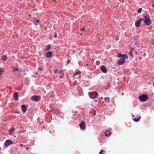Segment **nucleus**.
<instances>
[{
	"instance_id": "7c9ffc66",
	"label": "nucleus",
	"mask_w": 154,
	"mask_h": 154,
	"mask_svg": "<svg viewBox=\"0 0 154 154\" xmlns=\"http://www.w3.org/2000/svg\"><path fill=\"white\" fill-rule=\"evenodd\" d=\"M54 37L55 38H56L57 37V33H54Z\"/></svg>"
},
{
	"instance_id": "37998d69",
	"label": "nucleus",
	"mask_w": 154,
	"mask_h": 154,
	"mask_svg": "<svg viewBox=\"0 0 154 154\" xmlns=\"http://www.w3.org/2000/svg\"><path fill=\"white\" fill-rule=\"evenodd\" d=\"M38 74V73H37V72H36V73H35V74Z\"/></svg>"
},
{
	"instance_id": "4be33fe9",
	"label": "nucleus",
	"mask_w": 154,
	"mask_h": 154,
	"mask_svg": "<svg viewBox=\"0 0 154 154\" xmlns=\"http://www.w3.org/2000/svg\"><path fill=\"white\" fill-rule=\"evenodd\" d=\"M81 73V72L80 71H77L75 72L74 74V76L78 74H79Z\"/></svg>"
},
{
	"instance_id": "cd10ccee",
	"label": "nucleus",
	"mask_w": 154,
	"mask_h": 154,
	"mask_svg": "<svg viewBox=\"0 0 154 154\" xmlns=\"http://www.w3.org/2000/svg\"><path fill=\"white\" fill-rule=\"evenodd\" d=\"M38 69L39 71H42V67H39L38 68Z\"/></svg>"
},
{
	"instance_id": "c9c22d12",
	"label": "nucleus",
	"mask_w": 154,
	"mask_h": 154,
	"mask_svg": "<svg viewBox=\"0 0 154 154\" xmlns=\"http://www.w3.org/2000/svg\"><path fill=\"white\" fill-rule=\"evenodd\" d=\"M21 146V147H23V144H21V145H20Z\"/></svg>"
},
{
	"instance_id": "79ce46f5",
	"label": "nucleus",
	"mask_w": 154,
	"mask_h": 154,
	"mask_svg": "<svg viewBox=\"0 0 154 154\" xmlns=\"http://www.w3.org/2000/svg\"><path fill=\"white\" fill-rule=\"evenodd\" d=\"M39 54H40V55H41V54H41V53H39Z\"/></svg>"
},
{
	"instance_id": "2eb2a0df",
	"label": "nucleus",
	"mask_w": 154,
	"mask_h": 154,
	"mask_svg": "<svg viewBox=\"0 0 154 154\" xmlns=\"http://www.w3.org/2000/svg\"><path fill=\"white\" fill-rule=\"evenodd\" d=\"M15 130V129L12 128L9 129L8 130L9 132V134L11 135L12 132Z\"/></svg>"
},
{
	"instance_id": "c85d7f7f",
	"label": "nucleus",
	"mask_w": 154,
	"mask_h": 154,
	"mask_svg": "<svg viewBox=\"0 0 154 154\" xmlns=\"http://www.w3.org/2000/svg\"><path fill=\"white\" fill-rule=\"evenodd\" d=\"M70 63V60L69 59H68L67 60V64H68Z\"/></svg>"
},
{
	"instance_id": "a878e982",
	"label": "nucleus",
	"mask_w": 154,
	"mask_h": 154,
	"mask_svg": "<svg viewBox=\"0 0 154 154\" xmlns=\"http://www.w3.org/2000/svg\"><path fill=\"white\" fill-rule=\"evenodd\" d=\"M142 10V8H140L138 9V10L137 11V12L139 13H140L141 12Z\"/></svg>"
},
{
	"instance_id": "412c9836",
	"label": "nucleus",
	"mask_w": 154,
	"mask_h": 154,
	"mask_svg": "<svg viewBox=\"0 0 154 154\" xmlns=\"http://www.w3.org/2000/svg\"><path fill=\"white\" fill-rule=\"evenodd\" d=\"M133 120L134 121L137 122L139 121V118H133Z\"/></svg>"
},
{
	"instance_id": "4c0bfd02",
	"label": "nucleus",
	"mask_w": 154,
	"mask_h": 154,
	"mask_svg": "<svg viewBox=\"0 0 154 154\" xmlns=\"http://www.w3.org/2000/svg\"><path fill=\"white\" fill-rule=\"evenodd\" d=\"M138 118H139L140 119L141 118V117L140 116Z\"/></svg>"
},
{
	"instance_id": "20e7f679",
	"label": "nucleus",
	"mask_w": 154,
	"mask_h": 154,
	"mask_svg": "<svg viewBox=\"0 0 154 154\" xmlns=\"http://www.w3.org/2000/svg\"><path fill=\"white\" fill-rule=\"evenodd\" d=\"M97 93L96 91L91 92L89 95L91 99H94L96 97Z\"/></svg>"
},
{
	"instance_id": "a211bd4d",
	"label": "nucleus",
	"mask_w": 154,
	"mask_h": 154,
	"mask_svg": "<svg viewBox=\"0 0 154 154\" xmlns=\"http://www.w3.org/2000/svg\"><path fill=\"white\" fill-rule=\"evenodd\" d=\"M105 100V101L106 102H109L110 101V99L109 98V97H107L106 98H104Z\"/></svg>"
},
{
	"instance_id": "f257e3e1",
	"label": "nucleus",
	"mask_w": 154,
	"mask_h": 154,
	"mask_svg": "<svg viewBox=\"0 0 154 154\" xmlns=\"http://www.w3.org/2000/svg\"><path fill=\"white\" fill-rule=\"evenodd\" d=\"M144 23L147 26H149L151 23V21L150 19V17L149 15H146L144 16L143 19Z\"/></svg>"
},
{
	"instance_id": "72a5a7b5",
	"label": "nucleus",
	"mask_w": 154,
	"mask_h": 154,
	"mask_svg": "<svg viewBox=\"0 0 154 154\" xmlns=\"http://www.w3.org/2000/svg\"><path fill=\"white\" fill-rule=\"evenodd\" d=\"M2 74V71L0 70V75H1Z\"/></svg>"
},
{
	"instance_id": "aec40b11",
	"label": "nucleus",
	"mask_w": 154,
	"mask_h": 154,
	"mask_svg": "<svg viewBox=\"0 0 154 154\" xmlns=\"http://www.w3.org/2000/svg\"><path fill=\"white\" fill-rule=\"evenodd\" d=\"M39 20H37L34 21V23L36 25H38V23L39 22Z\"/></svg>"
},
{
	"instance_id": "b1692460",
	"label": "nucleus",
	"mask_w": 154,
	"mask_h": 154,
	"mask_svg": "<svg viewBox=\"0 0 154 154\" xmlns=\"http://www.w3.org/2000/svg\"><path fill=\"white\" fill-rule=\"evenodd\" d=\"M134 50V48H133L130 51V52H129V54L130 55L132 56V55H133V50Z\"/></svg>"
},
{
	"instance_id": "423d86ee",
	"label": "nucleus",
	"mask_w": 154,
	"mask_h": 154,
	"mask_svg": "<svg viewBox=\"0 0 154 154\" xmlns=\"http://www.w3.org/2000/svg\"><path fill=\"white\" fill-rule=\"evenodd\" d=\"M127 58H121L119 59L118 61V64L119 65H122L125 61V59Z\"/></svg>"
},
{
	"instance_id": "0eeeda50",
	"label": "nucleus",
	"mask_w": 154,
	"mask_h": 154,
	"mask_svg": "<svg viewBox=\"0 0 154 154\" xmlns=\"http://www.w3.org/2000/svg\"><path fill=\"white\" fill-rule=\"evenodd\" d=\"M143 20V19L140 18L138 21H136L135 23V26L137 27H139L140 26V23L141 20Z\"/></svg>"
},
{
	"instance_id": "c756f323",
	"label": "nucleus",
	"mask_w": 154,
	"mask_h": 154,
	"mask_svg": "<svg viewBox=\"0 0 154 154\" xmlns=\"http://www.w3.org/2000/svg\"><path fill=\"white\" fill-rule=\"evenodd\" d=\"M54 72L55 73H56L57 72V69H55L54 71Z\"/></svg>"
},
{
	"instance_id": "1a4fd4ad",
	"label": "nucleus",
	"mask_w": 154,
	"mask_h": 154,
	"mask_svg": "<svg viewBox=\"0 0 154 154\" xmlns=\"http://www.w3.org/2000/svg\"><path fill=\"white\" fill-rule=\"evenodd\" d=\"M79 126L81 129H85L86 128L85 123L84 121L82 122L79 124Z\"/></svg>"
},
{
	"instance_id": "ddd939ff",
	"label": "nucleus",
	"mask_w": 154,
	"mask_h": 154,
	"mask_svg": "<svg viewBox=\"0 0 154 154\" xmlns=\"http://www.w3.org/2000/svg\"><path fill=\"white\" fill-rule=\"evenodd\" d=\"M52 55V53L51 51H49L47 52L46 54L45 55L47 57H51Z\"/></svg>"
},
{
	"instance_id": "473e14b6",
	"label": "nucleus",
	"mask_w": 154,
	"mask_h": 154,
	"mask_svg": "<svg viewBox=\"0 0 154 154\" xmlns=\"http://www.w3.org/2000/svg\"><path fill=\"white\" fill-rule=\"evenodd\" d=\"M85 31V28H84L81 29L82 31Z\"/></svg>"
},
{
	"instance_id": "dca6fc26",
	"label": "nucleus",
	"mask_w": 154,
	"mask_h": 154,
	"mask_svg": "<svg viewBox=\"0 0 154 154\" xmlns=\"http://www.w3.org/2000/svg\"><path fill=\"white\" fill-rule=\"evenodd\" d=\"M1 59L2 60L5 61L7 60L8 57L4 55L2 57Z\"/></svg>"
},
{
	"instance_id": "a19ab883",
	"label": "nucleus",
	"mask_w": 154,
	"mask_h": 154,
	"mask_svg": "<svg viewBox=\"0 0 154 154\" xmlns=\"http://www.w3.org/2000/svg\"><path fill=\"white\" fill-rule=\"evenodd\" d=\"M29 149V148H28V147H27V148H26V149Z\"/></svg>"
},
{
	"instance_id": "f03ea898",
	"label": "nucleus",
	"mask_w": 154,
	"mask_h": 154,
	"mask_svg": "<svg viewBox=\"0 0 154 154\" xmlns=\"http://www.w3.org/2000/svg\"><path fill=\"white\" fill-rule=\"evenodd\" d=\"M139 98L140 101L142 102H145L148 99V95L146 94H143L139 97Z\"/></svg>"
},
{
	"instance_id": "ea45409f",
	"label": "nucleus",
	"mask_w": 154,
	"mask_h": 154,
	"mask_svg": "<svg viewBox=\"0 0 154 154\" xmlns=\"http://www.w3.org/2000/svg\"><path fill=\"white\" fill-rule=\"evenodd\" d=\"M122 96L124 95V93H122Z\"/></svg>"
},
{
	"instance_id": "c03bdc74",
	"label": "nucleus",
	"mask_w": 154,
	"mask_h": 154,
	"mask_svg": "<svg viewBox=\"0 0 154 154\" xmlns=\"http://www.w3.org/2000/svg\"><path fill=\"white\" fill-rule=\"evenodd\" d=\"M86 65H87V66H88V64H86Z\"/></svg>"
},
{
	"instance_id": "49530a36",
	"label": "nucleus",
	"mask_w": 154,
	"mask_h": 154,
	"mask_svg": "<svg viewBox=\"0 0 154 154\" xmlns=\"http://www.w3.org/2000/svg\"><path fill=\"white\" fill-rule=\"evenodd\" d=\"M136 44H137V43H135V45H136Z\"/></svg>"
},
{
	"instance_id": "a18cd8bd",
	"label": "nucleus",
	"mask_w": 154,
	"mask_h": 154,
	"mask_svg": "<svg viewBox=\"0 0 154 154\" xmlns=\"http://www.w3.org/2000/svg\"><path fill=\"white\" fill-rule=\"evenodd\" d=\"M101 99H103L102 97H101Z\"/></svg>"
},
{
	"instance_id": "58836bf2",
	"label": "nucleus",
	"mask_w": 154,
	"mask_h": 154,
	"mask_svg": "<svg viewBox=\"0 0 154 154\" xmlns=\"http://www.w3.org/2000/svg\"><path fill=\"white\" fill-rule=\"evenodd\" d=\"M63 71V70H61V71H60V73H61H61H62L61 71Z\"/></svg>"
},
{
	"instance_id": "f3484780",
	"label": "nucleus",
	"mask_w": 154,
	"mask_h": 154,
	"mask_svg": "<svg viewBox=\"0 0 154 154\" xmlns=\"http://www.w3.org/2000/svg\"><path fill=\"white\" fill-rule=\"evenodd\" d=\"M51 46L50 45H47L46 48L45 49V51H46L49 50L51 48Z\"/></svg>"
},
{
	"instance_id": "6ab92c4d",
	"label": "nucleus",
	"mask_w": 154,
	"mask_h": 154,
	"mask_svg": "<svg viewBox=\"0 0 154 154\" xmlns=\"http://www.w3.org/2000/svg\"><path fill=\"white\" fill-rule=\"evenodd\" d=\"M91 113L94 115L96 114V111L94 110H92L91 112Z\"/></svg>"
},
{
	"instance_id": "393cba45",
	"label": "nucleus",
	"mask_w": 154,
	"mask_h": 154,
	"mask_svg": "<svg viewBox=\"0 0 154 154\" xmlns=\"http://www.w3.org/2000/svg\"><path fill=\"white\" fill-rule=\"evenodd\" d=\"M134 39L136 41H137L138 39V36H136L134 37Z\"/></svg>"
},
{
	"instance_id": "6e6552de",
	"label": "nucleus",
	"mask_w": 154,
	"mask_h": 154,
	"mask_svg": "<svg viewBox=\"0 0 154 154\" xmlns=\"http://www.w3.org/2000/svg\"><path fill=\"white\" fill-rule=\"evenodd\" d=\"M21 110L23 113H25L27 109V106L26 105H21Z\"/></svg>"
},
{
	"instance_id": "2f4dec72",
	"label": "nucleus",
	"mask_w": 154,
	"mask_h": 154,
	"mask_svg": "<svg viewBox=\"0 0 154 154\" xmlns=\"http://www.w3.org/2000/svg\"><path fill=\"white\" fill-rule=\"evenodd\" d=\"M151 43L154 44V39H152L151 40Z\"/></svg>"
},
{
	"instance_id": "4468645a",
	"label": "nucleus",
	"mask_w": 154,
	"mask_h": 154,
	"mask_svg": "<svg viewBox=\"0 0 154 154\" xmlns=\"http://www.w3.org/2000/svg\"><path fill=\"white\" fill-rule=\"evenodd\" d=\"M14 100L15 101H17L18 99V93L17 92H15L14 93Z\"/></svg>"
},
{
	"instance_id": "f704fd0d",
	"label": "nucleus",
	"mask_w": 154,
	"mask_h": 154,
	"mask_svg": "<svg viewBox=\"0 0 154 154\" xmlns=\"http://www.w3.org/2000/svg\"><path fill=\"white\" fill-rule=\"evenodd\" d=\"M152 6L153 7H154V3H153V4H152Z\"/></svg>"
},
{
	"instance_id": "bb28decb",
	"label": "nucleus",
	"mask_w": 154,
	"mask_h": 154,
	"mask_svg": "<svg viewBox=\"0 0 154 154\" xmlns=\"http://www.w3.org/2000/svg\"><path fill=\"white\" fill-rule=\"evenodd\" d=\"M19 70V69L17 68H15L13 69V72H14L15 71H18Z\"/></svg>"
},
{
	"instance_id": "e433bc0d",
	"label": "nucleus",
	"mask_w": 154,
	"mask_h": 154,
	"mask_svg": "<svg viewBox=\"0 0 154 154\" xmlns=\"http://www.w3.org/2000/svg\"><path fill=\"white\" fill-rule=\"evenodd\" d=\"M63 75L61 76L60 77V78L61 79L62 78Z\"/></svg>"
},
{
	"instance_id": "39448f33",
	"label": "nucleus",
	"mask_w": 154,
	"mask_h": 154,
	"mask_svg": "<svg viewBox=\"0 0 154 154\" xmlns=\"http://www.w3.org/2000/svg\"><path fill=\"white\" fill-rule=\"evenodd\" d=\"M13 143V141L10 140H7L4 143V145L5 147H8L10 145Z\"/></svg>"
},
{
	"instance_id": "9b49d317",
	"label": "nucleus",
	"mask_w": 154,
	"mask_h": 154,
	"mask_svg": "<svg viewBox=\"0 0 154 154\" xmlns=\"http://www.w3.org/2000/svg\"><path fill=\"white\" fill-rule=\"evenodd\" d=\"M100 69L104 73H106L107 69L106 67L104 66H102L100 67Z\"/></svg>"
},
{
	"instance_id": "f8f14e48",
	"label": "nucleus",
	"mask_w": 154,
	"mask_h": 154,
	"mask_svg": "<svg viewBox=\"0 0 154 154\" xmlns=\"http://www.w3.org/2000/svg\"><path fill=\"white\" fill-rule=\"evenodd\" d=\"M111 133V132L109 130H106L105 132V135L108 137L110 135Z\"/></svg>"
},
{
	"instance_id": "7ed1b4c3",
	"label": "nucleus",
	"mask_w": 154,
	"mask_h": 154,
	"mask_svg": "<svg viewBox=\"0 0 154 154\" xmlns=\"http://www.w3.org/2000/svg\"><path fill=\"white\" fill-rule=\"evenodd\" d=\"M41 97L39 96L34 95L31 97V100L35 102H38L41 99Z\"/></svg>"
},
{
	"instance_id": "9d476101",
	"label": "nucleus",
	"mask_w": 154,
	"mask_h": 154,
	"mask_svg": "<svg viewBox=\"0 0 154 154\" xmlns=\"http://www.w3.org/2000/svg\"><path fill=\"white\" fill-rule=\"evenodd\" d=\"M118 57H119L123 58H127L128 56L127 55L124 54L122 55L121 53H119L118 54Z\"/></svg>"
},
{
	"instance_id": "5701e85b",
	"label": "nucleus",
	"mask_w": 154,
	"mask_h": 154,
	"mask_svg": "<svg viewBox=\"0 0 154 154\" xmlns=\"http://www.w3.org/2000/svg\"><path fill=\"white\" fill-rule=\"evenodd\" d=\"M106 152V151H104L103 150H101L99 152V154H103V152Z\"/></svg>"
}]
</instances>
